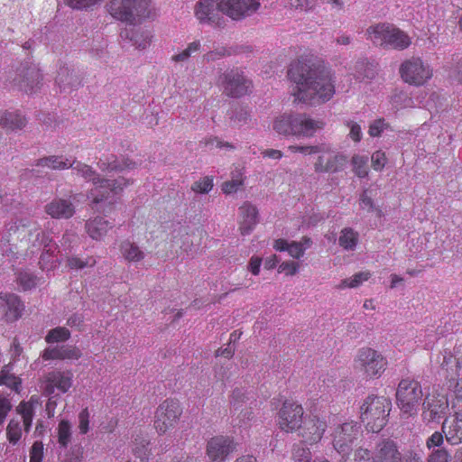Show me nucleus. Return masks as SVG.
<instances>
[{
	"instance_id": "1",
	"label": "nucleus",
	"mask_w": 462,
	"mask_h": 462,
	"mask_svg": "<svg viewBox=\"0 0 462 462\" xmlns=\"http://www.w3.org/2000/svg\"><path fill=\"white\" fill-rule=\"evenodd\" d=\"M288 77L295 84L292 91L295 102L320 105L329 101L336 93L334 74L324 66L298 60L291 64Z\"/></svg>"
},
{
	"instance_id": "2",
	"label": "nucleus",
	"mask_w": 462,
	"mask_h": 462,
	"mask_svg": "<svg viewBox=\"0 0 462 462\" xmlns=\"http://www.w3.org/2000/svg\"><path fill=\"white\" fill-rule=\"evenodd\" d=\"M71 163L74 164L69 168L78 176L92 182L93 188L87 194L92 205L97 206L103 202L114 203L115 197L131 184L130 180L123 177L116 180L100 178L99 174L92 167L80 162L73 161Z\"/></svg>"
},
{
	"instance_id": "3",
	"label": "nucleus",
	"mask_w": 462,
	"mask_h": 462,
	"mask_svg": "<svg viewBox=\"0 0 462 462\" xmlns=\"http://www.w3.org/2000/svg\"><path fill=\"white\" fill-rule=\"evenodd\" d=\"M365 37L373 44L386 49L404 50L411 43V37L405 32L388 23L369 26Z\"/></svg>"
},
{
	"instance_id": "4",
	"label": "nucleus",
	"mask_w": 462,
	"mask_h": 462,
	"mask_svg": "<svg viewBox=\"0 0 462 462\" xmlns=\"http://www.w3.org/2000/svg\"><path fill=\"white\" fill-rule=\"evenodd\" d=\"M107 11L115 19L136 24L154 14L151 0H110Z\"/></svg>"
},
{
	"instance_id": "5",
	"label": "nucleus",
	"mask_w": 462,
	"mask_h": 462,
	"mask_svg": "<svg viewBox=\"0 0 462 462\" xmlns=\"http://www.w3.org/2000/svg\"><path fill=\"white\" fill-rule=\"evenodd\" d=\"M391 402L383 396H368L361 406V420L367 430L379 432L386 424Z\"/></svg>"
},
{
	"instance_id": "6",
	"label": "nucleus",
	"mask_w": 462,
	"mask_h": 462,
	"mask_svg": "<svg viewBox=\"0 0 462 462\" xmlns=\"http://www.w3.org/2000/svg\"><path fill=\"white\" fill-rule=\"evenodd\" d=\"M387 365L386 358L380 352L371 347L359 349L354 359L356 371L366 379L381 377Z\"/></svg>"
},
{
	"instance_id": "7",
	"label": "nucleus",
	"mask_w": 462,
	"mask_h": 462,
	"mask_svg": "<svg viewBox=\"0 0 462 462\" xmlns=\"http://www.w3.org/2000/svg\"><path fill=\"white\" fill-rule=\"evenodd\" d=\"M217 85L230 97H241L252 91L253 83L239 69H232L219 74Z\"/></svg>"
},
{
	"instance_id": "8",
	"label": "nucleus",
	"mask_w": 462,
	"mask_h": 462,
	"mask_svg": "<svg viewBox=\"0 0 462 462\" xmlns=\"http://www.w3.org/2000/svg\"><path fill=\"white\" fill-rule=\"evenodd\" d=\"M402 456L396 443L393 440L379 442L371 456L366 448H358L355 451L354 462H402Z\"/></svg>"
},
{
	"instance_id": "9",
	"label": "nucleus",
	"mask_w": 462,
	"mask_h": 462,
	"mask_svg": "<svg viewBox=\"0 0 462 462\" xmlns=\"http://www.w3.org/2000/svg\"><path fill=\"white\" fill-rule=\"evenodd\" d=\"M402 80L411 86L425 85L433 77L432 67L420 58L412 57L404 60L400 67Z\"/></svg>"
},
{
	"instance_id": "10",
	"label": "nucleus",
	"mask_w": 462,
	"mask_h": 462,
	"mask_svg": "<svg viewBox=\"0 0 462 462\" xmlns=\"http://www.w3.org/2000/svg\"><path fill=\"white\" fill-rule=\"evenodd\" d=\"M420 384L414 380L403 379L400 382L396 398L402 412L411 415L417 411V407L422 398Z\"/></svg>"
},
{
	"instance_id": "11",
	"label": "nucleus",
	"mask_w": 462,
	"mask_h": 462,
	"mask_svg": "<svg viewBox=\"0 0 462 462\" xmlns=\"http://www.w3.org/2000/svg\"><path fill=\"white\" fill-rule=\"evenodd\" d=\"M182 414V408L179 401L165 400L156 409L154 416V428L159 434H164L178 423Z\"/></svg>"
},
{
	"instance_id": "12",
	"label": "nucleus",
	"mask_w": 462,
	"mask_h": 462,
	"mask_svg": "<svg viewBox=\"0 0 462 462\" xmlns=\"http://www.w3.org/2000/svg\"><path fill=\"white\" fill-rule=\"evenodd\" d=\"M304 409L301 404L286 400L277 413V424L286 433L297 432L303 420Z\"/></svg>"
},
{
	"instance_id": "13",
	"label": "nucleus",
	"mask_w": 462,
	"mask_h": 462,
	"mask_svg": "<svg viewBox=\"0 0 462 462\" xmlns=\"http://www.w3.org/2000/svg\"><path fill=\"white\" fill-rule=\"evenodd\" d=\"M218 11L230 18L239 22L254 15L261 7L260 0H217Z\"/></svg>"
},
{
	"instance_id": "14",
	"label": "nucleus",
	"mask_w": 462,
	"mask_h": 462,
	"mask_svg": "<svg viewBox=\"0 0 462 462\" xmlns=\"http://www.w3.org/2000/svg\"><path fill=\"white\" fill-rule=\"evenodd\" d=\"M448 411V401L445 393L433 391L423 402L422 420L425 423H438Z\"/></svg>"
},
{
	"instance_id": "15",
	"label": "nucleus",
	"mask_w": 462,
	"mask_h": 462,
	"mask_svg": "<svg viewBox=\"0 0 462 462\" xmlns=\"http://www.w3.org/2000/svg\"><path fill=\"white\" fill-rule=\"evenodd\" d=\"M359 435V427L354 421L338 425L333 432V447L343 457L351 450L354 440Z\"/></svg>"
},
{
	"instance_id": "16",
	"label": "nucleus",
	"mask_w": 462,
	"mask_h": 462,
	"mask_svg": "<svg viewBox=\"0 0 462 462\" xmlns=\"http://www.w3.org/2000/svg\"><path fill=\"white\" fill-rule=\"evenodd\" d=\"M327 428V421L324 419L316 415H310L305 417L297 432L303 443L313 445L321 440Z\"/></svg>"
},
{
	"instance_id": "17",
	"label": "nucleus",
	"mask_w": 462,
	"mask_h": 462,
	"mask_svg": "<svg viewBox=\"0 0 462 462\" xmlns=\"http://www.w3.org/2000/svg\"><path fill=\"white\" fill-rule=\"evenodd\" d=\"M324 150L319 152L314 169L317 172H337L341 171L347 162V157L328 146L321 145Z\"/></svg>"
},
{
	"instance_id": "18",
	"label": "nucleus",
	"mask_w": 462,
	"mask_h": 462,
	"mask_svg": "<svg viewBox=\"0 0 462 462\" xmlns=\"http://www.w3.org/2000/svg\"><path fill=\"white\" fill-rule=\"evenodd\" d=\"M235 448V443L230 437L218 435L208 441L206 454L211 462H224Z\"/></svg>"
},
{
	"instance_id": "19",
	"label": "nucleus",
	"mask_w": 462,
	"mask_h": 462,
	"mask_svg": "<svg viewBox=\"0 0 462 462\" xmlns=\"http://www.w3.org/2000/svg\"><path fill=\"white\" fill-rule=\"evenodd\" d=\"M322 118L313 117L307 113H297L295 115V135L297 138H311L318 132L325 127Z\"/></svg>"
},
{
	"instance_id": "20",
	"label": "nucleus",
	"mask_w": 462,
	"mask_h": 462,
	"mask_svg": "<svg viewBox=\"0 0 462 462\" xmlns=\"http://www.w3.org/2000/svg\"><path fill=\"white\" fill-rule=\"evenodd\" d=\"M14 81L22 91L33 94L41 88L42 75L35 65H32L22 69Z\"/></svg>"
},
{
	"instance_id": "21",
	"label": "nucleus",
	"mask_w": 462,
	"mask_h": 462,
	"mask_svg": "<svg viewBox=\"0 0 462 462\" xmlns=\"http://www.w3.org/2000/svg\"><path fill=\"white\" fill-rule=\"evenodd\" d=\"M45 383L44 391L47 394H52L55 389L66 393L73 384V373L70 370L53 371L47 374Z\"/></svg>"
},
{
	"instance_id": "22",
	"label": "nucleus",
	"mask_w": 462,
	"mask_h": 462,
	"mask_svg": "<svg viewBox=\"0 0 462 462\" xmlns=\"http://www.w3.org/2000/svg\"><path fill=\"white\" fill-rule=\"evenodd\" d=\"M217 0H200L195 5V16L200 23L218 25L222 20Z\"/></svg>"
},
{
	"instance_id": "23",
	"label": "nucleus",
	"mask_w": 462,
	"mask_h": 462,
	"mask_svg": "<svg viewBox=\"0 0 462 462\" xmlns=\"http://www.w3.org/2000/svg\"><path fill=\"white\" fill-rule=\"evenodd\" d=\"M238 225L243 236L249 235L258 224V210L250 202H245L238 209Z\"/></svg>"
},
{
	"instance_id": "24",
	"label": "nucleus",
	"mask_w": 462,
	"mask_h": 462,
	"mask_svg": "<svg viewBox=\"0 0 462 462\" xmlns=\"http://www.w3.org/2000/svg\"><path fill=\"white\" fill-rule=\"evenodd\" d=\"M137 163L129 159H118L116 156L111 154L104 156L99 159L97 166L103 172H123L134 170L137 167Z\"/></svg>"
},
{
	"instance_id": "25",
	"label": "nucleus",
	"mask_w": 462,
	"mask_h": 462,
	"mask_svg": "<svg viewBox=\"0 0 462 462\" xmlns=\"http://www.w3.org/2000/svg\"><path fill=\"white\" fill-rule=\"evenodd\" d=\"M45 212L52 218L69 219L74 216L76 209L71 200L57 198L46 204Z\"/></svg>"
},
{
	"instance_id": "26",
	"label": "nucleus",
	"mask_w": 462,
	"mask_h": 462,
	"mask_svg": "<svg viewBox=\"0 0 462 462\" xmlns=\"http://www.w3.org/2000/svg\"><path fill=\"white\" fill-rule=\"evenodd\" d=\"M442 432L452 445L462 442V413H456L453 418L446 419L442 424Z\"/></svg>"
},
{
	"instance_id": "27",
	"label": "nucleus",
	"mask_w": 462,
	"mask_h": 462,
	"mask_svg": "<svg viewBox=\"0 0 462 462\" xmlns=\"http://www.w3.org/2000/svg\"><path fill=\"white\" fill-rule=\"evenodd\" d=\"M296 112H285L276 116L272 123L273 130L279 135L289 137L294 136Z\"/></svg>"
},
{
	"instance_id": "28",
	"label": "nucleus",
	"mask_w": 462,
	"mask_h": 462,
	"mask_svg": "<svg viewBox=\"0 0 462 462\" xmlns=\"http://www.w3.org/2000/svg\"><path fill=\"white\" fill-rule=\"evenodd\" d=\"M113 227V224L103 217L89 218L85 224L87 234L93 240L101 241Z\"/></svg>"
},
{
	"instance_id": "29",
	"label": "nucleus",
	"mask_w": 462,
	"mask_h": 462,
	"mask_svg": "<svg viewBox=\"0 0 462 462\" xmlns=\"http://www.w3.org/2000/svg\"><path fill=\"white\" fill-rule=\"evenodd\" d=\"M26 122L17 111L0 109V125L6 130H20L25 126Z\"/></svg>"
},
{
	"instance_id": "30",
	"label": "nucleus",
	"mask_w": 462,
	"mask_h": 462,
	"mask_svg": "<svg viewBox=\"0 0 462 462\" xmlns=\"http://www.w3.org/2000/svg\"><path fill=\"white\" fill-rule=\"evenodd\" d=\"M437 362L447 374V376L457 374L458 369L462 367V365L458 364V357L456 353L453 355L447 350L439 355Z\"/></svg>"
},
{
	"instance_id": "31",
	"label": "nucleus",
	"mask_w": 462,
	"mask_h": 462,
	"mask_svg": "<svg viewBox=\"0 0 462 462\" xmlns=\"http://www.w3.org/2000/svg\"><path fill=\"white\" fill-rule=\"evenodd\" d=\"M1 299L5 301V307L6 308L5 316L9 320L18 319L23 310V306L21 303L19 298L14 294H2Z\"/></svg>"
},
{
	"instance_id": "32",
	"label": "nucleus",
	"mask_w": 462,
	"mask_h": 462,
	"mask_svg": "<svg viewBox=\"0 0 462 462\" xmlns=\"http://www.w3.org/2000/svg\"><path fill=\"white\" fill-rule=\"evenodd\" d=\"M273 248L279 252L286 251L291 257L296 259L303 256L306 250V247H304L301 242L289 243L284 239L275 240L273 243Z\"/></svg>"
},
{
	"instance_id": "33",
	"label": "nucleus",
	"mask_w": 462,
	"mask_h": 462,
	"mask_svg": "<svg viewBox=\"0 0 462 462\" xmlns=\"http://www.w3.org/2000/svg\"><path fill=\"white\" fill-rule=\"evenodd\" d=\"M120 252L127 262L137 263L142 261L145 254L141 248L130 240H125L120 245Z\"/></svg>"
},
{
	"instance_id": "34",
	"label": "nucleus",
	"mask_w": 462,
	"mask_h": 462,
	"mask_svg": "<svg viewBox=\"0 0 462 462\" xmlns=\"http://www.w3.org/2000/svg\"><path fill=\"white\" fill-rule=\"evenodd\" d=\"M37 404V398L32 396L29 402H23L17 407V412L22 416L25 431L31 428Z\"/></svg>"
},
{
	"instance_id": "35",
	"label": "nucleus",
	"mask_w": 462,
	"mask_h": 462,
	"mask_svg": "<svg viewBox=\"0 0 462 462\" xmlns=\"http://www.w3.org/2000/svg\"><path fill=\"white\" fill-rule=\"evenodd\" d=\"M22 381L12 373L10 365H5L0 371V385H5L16 393L20 392Z\"/></svg>"
},
{
	"instance_id": "36",
	"label": "nucleus",
	"mask_w": 462,
	"mask_h": 462,
	"mask_svg": "<svg viewBox=\"0 0 462 462\" xmlns=\"http://www.w3.org/2000/svg\"><path fill=\"white\" fill-rule=\"evenodd\" d=\"M74 163L69 159L63 158L62 156H48L42 158L38 161L37 165L41 167H47L52 170H63L73 166Z\"/></svg>"
},
{
	"instance_id": "37",
	"label": "nucleus",
	"mask_w": 462,
	"mask_h": 462,
	"mask_svg": "<svg viewBox=\"0 0 462 462\" xmlns=\"http://www.w3.org/2000/svg\"><path fill=\"white\" fill-rule=\"evenodd\" d=\"M338 243L345 250H355L358 243V233L350 227L342 229Z\"/></svg>"
},
{
	"instance_id": "38",
	"label": "nucleus",
	"mask_w": 462,
	"mask_h": 462,
	"mask_svg": "<svg viewBox=\"0 0 462 462\" xmlns=\"http://www.w3.org/2000/svg\"><path fill=\"white\" fill-rule=\"evenodd\" d=\"M153 35L151 31L137 29L133 32L131 41L140 50H144L151 45Z\"/></svg>"
},
{
	"instance_id": "39",
	"label": "nucleus",
	"mask_w": 462,
	"mask_h": 462,
	"mask_svg": "<svg viewBox=\"0 0 462 462\" xmlns=\"http://www.w3.org/2000/svg\"><path fill=\"white\" fill-rule=\"evenodd\" d=\"M370 277L371 273L368 271L356 273L352 277L342 280L340 283L337 285V288L339 290L356 288L364 282H366Z\"/></svg>"
},
{
	"instance_id": "40",
	"label": "nucleus",
	"mask_w": 462,
	"mask_h": 462,
	"mask_svg": "<svg viewBox=\"0 0 462 462\" xmlns=\"http://www.w3.org/2000/svg\"><path fill=\"white\" fill-rule=\"evenodd\" d=\"M250 111L244 106H235L229 112L230 122L236 126H243L250 121Z\"/></svg>"
},
{
	"instance_id": "41",
	"label": "nucleus",
	"mask_w": 462,
	"mask_h": 462,
	"mask_svg": "<svg viewBox=\"0 0 462 462\" xmlns=\"http://www.w3.org/2000/svg\"><path fill=\"white\" fill-rule=\"evenodd\" d=\"M201 49V42L199 40H195L188 44V46L177 54L171 57V60L174 62H185L192 56V54L199 52Z\"/></svg>"
},
{
	"instance_id": "42",
	"label": "nucleus",
	"mask_w": 462,
	"mask_h": 462,
	"mask_svg": "<svg viewBox=\"0 0 462 462\" xmlns=\"http://www.w3.org/2000/svg\"><path fill=\"white\" fill-rule=\"evenodd\" d=\"M70 337V332L64 327H57L51 329L46 337L45 340L49 344L65 342Z\"/></svg>"
},
{
	"instance_id": "43",
	"label": "nucleus",
	"mask_w": 462,
	"mask_h": 462,
	"mask_svg": "<svg viewBox=\"0 0 462 462\" xmlns=\"http://www.w3.org/2000/svg\"><path fill=\"white\" fill-rule=\"evenodd\" d=\"M58 442L66 448L70 441L71 438V424L67 420H61L57 428Z\"/></svg>"
},
{
	"instance_id": "44",
	"label": "nucleus",
	"mask_w": 462,
	"mask_h": 462,
	"mask_svg": "<svg viewBox=\"0 0 462 462\" xmlns=\"http://www.w3.org/2000/svg\"><path fill=\"white\" fill-rule=\"evenodd\" d=\"M97 263L95 257L88 256L81 259L78 256H70L67 259V266L71 270H81L85 267H92Z\"/></svg>"
},
{
	"instance_id": "45",
	"label": "nucleus",
	"mask_w": 462,
	"mask_h": 462,
	"mask_svg": "<svg viewBox=\"0 0 462 462\" xmlns=\"http://www.w3.org/2000/svg\"><path fill=\"white\" fill-rule=\"evenodd\" d=\"M368 159L366 156L356 154L352 157L351 162L354 172L360 178H364L368 174L367 167Z\"/></svg>"
},
{
	"instance_id": "46",
	"label": "nucleus",
	"mask_w": 462,
	"mask_h": 462,
	"mask_svg": "<svg viewBox=\"0 0 462 462\" xmlns=\"http://www.w3.org/2000/svg\"><path fill=\"white\" fill-rule=\"evenodd\" d=\"M252 397L242 388H236L231 394L230 403L236 409H240L244 403H247Z\"/></svg>"
},
{
	"instance_id": "47",
	"label": "nucleus",
	"mask_w": 462,
	"mask_h": 462,
	"mask_svg": "<svg viewBox=\"0 0 462 462\" xmlns=\"http://www.w3.org/2000/svg\"><path fill=\"white\" fill-rule=\"evenodd\" d=\"M213 178L210 176H205L196 180L192 184L191 189L198 194H207L213 189Z\"/></svg>"
},
{
	"instance_id": "48",
	"label": "nucleus",
	"mask_w": 462,
	"mask_h": 462,
	"mask_svg": "<svg viewBox=\"0 0 462 462\" xmlns=\"http://www.w3.org/2000/svg\"><path fill=\"white\" fill-rule=\"evenodd\" d=\"M72 79L73 75L69 68L67 66H60L57 72L55 81L60 88H66V87L72 84Z\"/></svg>"
},
{
	"instance_id": "49",
	"label": "nucleus",
	"mask_w": 462,
	"mask_h": 462,
	"mask_svg": "<svg viewBox=\"0 0 462 462\" xmlns=\"http://www.w3.org/2000/svg\"><path fill=\"white\" fill-rule=\"evenodd\" d=\"M7 439L10 443L16 444L22 437V429L20 422L15 420H11L6 429Z\"/></svg>"
},
{
	"instance_id": "50",
	"label": "nucleus",
	"mask_w": 462,
	"mask_h": 462,
	"mask_svg": "<svg viewBox=\"0 0 462 462\" xmlns=\"http://www.w3.org/2000/svg\"><path fill=\"white\" fill-rule=\"evenodd\" d=\"M45 247H48V249H46L45 252L42 253L40 259V265L43 271H50L57 266L58 259H53V252L51 245H48Z\"/></svg>"
},
{
	"instance_id": "51",
	"label": "nucleus",
	"mask_w": 462,
	"mask_h": 462,
	"mask_svg": "<svg viewBox=\"0 0 462 462\" xmlns=\"http://www.w3.org/2000/svg\"><path fill=\"white\" fill-rule=\"evenodd\" d=\"M324 148L319 145H290L288 147V151L295 153V152H300L304 155H310L318 152H323Z\"/></svg>"
},
{
	"instance_id": "52",
	"label": "nucleus",
	"mask_w": 462,
	"mask_h": 462,
	"mask_svg": "<svg viewBox=\"0 0 462 462\" xmlns=\"http://www.w3.org/2000/svg\"><path fill=\"white\" fill-rule=\"evenodd\" d=\"M89 422H90V412L88 408H84L80 411L78 415V429L79 433L85 435L89 430Z\"/></svg>"
},
{
	"instance_id": "53",
	"label": "nucleus",
	"mask_w": 462,
	"mask_h": 462,
	"mask_svg": "<svg viewBox=\"0 0 462 462\" xmlns=\"http://www.w3.org/2000/svg\"><path fill=\"white\" fill-rule=\"evenodd\" d=\"M17 281L23 290H30L37 284L36 276L28 272L20 273Z\"/></svg>"
},
{
	"instance_id": "54",
	"label": "nucleus",
	"mask_w": 462,
	"mask_h": 462,
	"mask_svg": "<svg viewBox=\"0 0 462 462\" xmlns=\"http://www.w3.org/2000/svg\"><path fill=\"white\" fill-rule=\"evenodd\" d=\"M372 167L376 171H381L387 163V157L384 152L375 151L371 156Z\"/></svg>"
},
{
	"instance_id": "55",
	"label": "nucleus",
	"mask_w": 462,
	"mask_h": 462,
	"mask_svg": "<svg viewBox=\"0 0 462 462\" xmlns=\"http://www.w3.org/2000/svg\"><path fill=\"white\" fill-rule=\"evenodd\" d=\"M292 458L294 462H310L311 459V452L306 447L296 446L292 451Z\"/></svg>"
},
{
	"instance_id": "56",
	"label": "nucleus",
	"mask_w": 462,
	"mask_h": 462,
	"mask_svg": "<svg viewBox=\"0 0 462 462\" xmlns=\"http://www.w3.org/2000/svg\"><path fill=\"white\" fill-rule=\"evenodd\" d=\"M74 9H88L101 4L104 0H65Z\"/></svg>"
},
{
	"instance_id": "57",
	"label": "nucleus",
	"mask_w": 462,
	"mask_h": 462,
	"mask_svg": "<svg viewBox=\"0 0 462 462\" xmlns=\"http://www.w3.org/2000/svg\"><path fill=\"white\" fill-rule=\"evenodd\" d=\"M82 356L81 350L75 346H62V360H78Z\"/></svg>"
},
{
	"instance_id": "58",
	"label": "nucleus",
	"mask_w": 462,
	"mask_h": 462,
	"mask_svg": "<svg viewBox=\"0 0 462 462\" xmlns=\"http://www.w3.org/2000/svg\"><path fill=\"white\" fill-rule=\"evenodd\" d=\"M244 185V178L232 179L222 184V191L225 194L236 193Z\"/></svg>"
},
{
	"instance_id": "59",
	"label": "nucleus",
	"mask_w": 462,
	"mask_h": 462,
	"mask_svg": "<svg viewBox=\"0 0 462 462\" xmlns=\"http://www.w3.org/2000/svg\"><path fill=\"white\" fill-rule=\"evenodd\" d=\"M346 125L349 128V137L356 143L361 141L363 133L361 126L355 121H346Z\"/></svg>"
},
{
	"instance_id": "60",
	"label": "nucleus",
	"mask_w": 462,
	"mask_h": 462,
	"mask_svg": "<svg viewBox=\"0 0 462 462\" xmlns=\"http://www.w3.org/2000/svg\"><path fill=\"white\" fill-rule=\"evenodd\" d=\"M43 444L41 441H35L30 450V462H42Z\"/></svg>"
},
{
	"instance_id": "61",
	"label": "nucleus",
	"mask_w": 462,
	"mask_h": 462,
	"mask_svg": "<svg viewBox=\"0 0 462 462\" xmlns=\"http://www.w3.org/2000/svg\"><path fill=\"white\" fill-rule=\"evenodd\" d=\"M42 357L43 360H62V346H53L47 347L43 350L42 354Z\"/></svg>"
},
{
	"instance_id": "62",
	"label": "nucleus",
	"mask_w": 462,
	"mask_h": 462,
	"mask_svg": "<svg viewBox=\"0 0 462 462\" xmlns=\"http://www.w3.org/2000/svg\"><path fill=\"white\" fill-rule=\"evenodd\" d=\"M388 127V124L384 121V119H377L374 121L368 130V134L372 137H377L379 136L383 130H385Z\"/></svg>"
},
{
	"instance_id": "63",
	"label": "nucleus",
	"mask_w": 462,
	"mask_h": 462,
	"mask_svg": "<svg viewBox=\"0 0 462 462\" xmlns=\"http://www.w3.org/2000/svg\"><path fill=\"white\" fill-rule=\"evenodd\" d=\"M201 143H204L206 146L216 147L219 149H235L234 145L231 144L230 143L221 141L217 137L206 138L205 140L201 141Z\"/></svg>"
},
{
	"instance_id": "64",
	"label": "nucleus",
	"mask_w": 462,
	"mask_h": 462,
	"mask_svg": "<svg viewBox=\"0 0 462 462\" xmlns=\"http://www.w3.org/2000/svg\"><path fill=\"white\" fill-rule=\"evenodd\" d=\"M428 462H449V455L445 449L439 448L430 454Z\"/></svg>"
}]
</instances>
